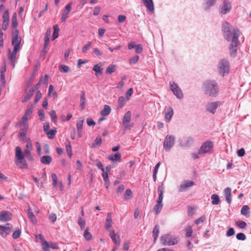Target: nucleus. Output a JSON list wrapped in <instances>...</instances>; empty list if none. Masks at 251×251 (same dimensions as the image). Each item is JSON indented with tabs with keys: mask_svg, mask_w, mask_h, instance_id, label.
Here are the masks:
<instances>
[{
	"mask_svg": "<svg viewBox=\"0 0 251 251\" xmlns=\"http://www.w3.org/2000/svg\"><path fill=\"white\" fill-rule=\"evenodd\" d=\"M102 140L100 137H97L95 140V143L93 144V147H97L98 146H99L101 144Z\"/></svg>",
	"mask_w": 251,
	"mask_h": 251,
	"instance_id": "603ef678",
	"label": "nucleus"
},
{
	"mask_svg": "<svg viewBox=\"0 0 251 251\" xmlns=\"http://www.w3.org/2000/svg\"><path fill=\"white\" fill-rule=\"evenodd\" d=\"M217 0H203V7L205 10H207L211 7L215 5Z\"/></svg>",
	"mask_w": 251,
	"mask_h": 251,
	"instance_id": "6ab92c4d",
	"label": "nucleus"
},
{
	"mask_svg": "<svg viewBox=\"0 0 251 251\" xmlns=\"http://www.w3.org/2000/svg\"><path fill=\"white\" fill-rule=\"evenodd\" d=\"M236 225L240 228L243 229L246 228L247 226V224H246V223L243 221H237L236 223Z\"/></svg>",
	"mask_w": 251,
	"mask_h": 251,
	"instance_id": "49530a36",
	"label": "nucleus"
},
{
	"mask_svg": "<svg viewBox=\"0 0 251 251\" xmlns=\"http://www.w3.org/2000/svg\"><path fill=\"white\" fill-rule=\"evenodd\" d=\"M132 196L133 193L132 191L129 189H127L125 193L124 198L125 201H127L132 197Z\"/></svg>",
	"mask_w": 251,
	"mask_h": 251,
	"instance_id": "2f4dec72",
	"label": "nucleus"
},
{
	"mask_svg": "<svg viewBox=\"0 0 251 251\" xmlns=\"http://www.w3.org/2000/svg\"><path fill=\"white\" fill-rule=\"evenodd\" d=\"M84 237L87 240H90L92 238V235L90 233L88 232V229H86L84 232Z\"/></svg>",
	"mask_w": 251,
	"mask_h": 251,
	"instance_id": "052dcab7",
	"label": "nucleus"
},
{
	"mask_svg": "<svg viewBox=\"0 0 251 251\" xmlns=\"http://www.w3.org/2000/svg\"><path fill=\"white\" fill-rule=\"evenodd\" d=\"M72 8V3H69L66 6L65 10L62 13L61 17V21L64 22L68 18V15L69 14Z\"/></svg>",
	"mask_w": 251,
	"mask_h": 251,
	"instance_id": "f3484780",
	"label": "nucleus"
},
{
	"mask_svg": "<svg viewBox=\"0 0 251 251\" xmlns=\"http://www.w3.org/2000/svg\"><path fill=\"white\" fill-rule=\"evenodd\" d=\"M51 176L53 181V185L54 187H56L58 183L57 176L55 174H52Z\"/></svg>",
	"mask_w": 251,
	"mask_h": 251,
	"instance_id": "4d7b16f0",
	"label": "nucleus"
},
{
	"mask_svg": "<svg viewBox=\"0 0 251 251\" xmlns=\"http://www.w3.org/2000/svg\"><path fill=\"white\" fill-rule=\"evenodd\" d=\"M249 207L247 205H244L242 206L241 210V213L242 215L245 216L246 217H249Z\"/></svg>",
	"mask_w": 251,
	"mask_h": 251,
	"instance_id": "c85d7f7f",
	"label": "nucleus"
},
{
	"mask_svg": "<svg viewBox=\"0 0 251 251\" xmlns=\"http://www.w3.org/2000/svg\"><path fill=\"white\" fill-rule=\"evenodd\" d=\"M51 160L52 158L49 155L43 156L40 158L41 162L44 164L49 165L50 163Z\"/></svg>",
	"mask_w": 251,
	"mask_h": 251,
	"instance_id": "a878e982",
	"label": "nucleus"
},
{
	"mask_svg": "<svg viewBox=\"0 0 251 251\" xmlns=\"http://www.w3.org/2000/svg\"><path fill=\"white\" fill-rule=\"evenodd\" d=\"M131 120V112L130 111L126 112L124 116L123 120V125L125 128H130L132 126L128 124Z\"/></svg>",
	"mask_w": 251,
	"mask_h": 251,
	"instance_id": "4468645a",
	"label": "nucleus"
},
{
	"mask_svg": "<svg viewBox=\"0 0 251 251\" xmlns=\"http://www.w3.org/2000/svg\"><path fill=\"white\" fill-rule=\"evenodd\" d=\"M3 21H9V12L8 10H6L2 16Z\"/></svg>",
	"mask_w": 251,
	"mask_h": 251,
	"instance_id": "69168bd1",
	"label": "nucleus"
},
{
	"mask_svg": "<svg viewBox=\"0 0 251 251\" xmlns=\"http://www.w3.org/2000/svg\"><path fill=\"white\" fill-rule=\"evenodd\" d=\"M83 122L84 120L83 119H79L76 124L77 129H82Z\"/></svg>",
	"mask_w": 251,
	"mask_h": 251,
	"instance_id": "6e6d98bb",
	"label": "nucleus"
},
{
	"mask_svg": "<svg viewBox=\"0 0 251 251\" xmlns=\"http://www.w3.org/2000/svg\"><path fill=\"white\" fill-rule=\"evenodd\" d=\"M78 224L80 227L81 230L84 229L85 226V221L82 219L81 217H79L78 219Z\"/></svg>",
	"mask_w": 251,
	"mask_h": 251,
	"instance_id": "09e8293b",
	"label": "nucleus"
},
{
	"mask_svg": "<svg viewBox=\"0 0 251 251\" xmlns=\"http://www.w3.org/2000/svg\"><path fill=\"white\" fill-rule=\"evenodd\" d=\"M42 245L43 251H50L49 244L46 240H42Z\"/></svg>",
	"mask_w": 251,
	"mask_h": 251,
	"instance_id": "a18cd8bd",
	"label": "nucleus"
},
{
	"mask_svg": "<svg viewBox=\"0 0 251 251\" xmlns=\"http://www.w3.org/2000/svg\"><path fill=\"white\" fill-rule=\"evenodd\" d=\"M91 46V42H88L82 49V51L84 53H86L89 50Z\"/></svg>",
	"mask_w": 251,
	"mask_h": 251,
	"instance_id": "bf43d9fd",
	"label": "nucleus"
},
{
	"mask_svg": "<svg viewBox=\"0 0 251 251\" xmlns=\"http://www.w3.org/2000/svg\"><path fill=\"white\" fill-rule=\"evenodd\" d=\"M27 215L30 220L34 224L37 223V219L33 214L32 210L30 208H28L27 209Z\"/></svg>",
	"mask_w": 251,
	"mask_h": 251,
	"instance_id": "393cba45",
	"label": "nucleus"
},
{
	"mask_svg": "<svg viewBox=\"0 0 251 251\" xmlns=\"http://www.w3.org/2000/svg\"><path fill=\"white\" fill-rule=\"evenodd\" d=\"M203 89L204 93L210 97H216L219 92L218 84L213 80L205 81L203 83Z\"/></svg>",
	"mask_w": 251,
	"mask_h": 251,
	"instance_id": "f03ea898",
	"label": "nucleus"
},
{
	"mask_svg": "<svg viewBox=\"0 0 251 251\" xmlns=\"http://www.w3.org/2000/svg\"><path fill=\"white\" fill-rule=\"evenodd\" d=\"M218 70L219 74L222 76L229 72V63L227 59H223L219 63Z\"/></svg>",
	"mask_w": 251,
	"mask_h": 251,
	"instance_id": "7ed1b4c3",
	"label": "nucleus"
},
{
	"mask_svg": "<svg viewBox=\"0 0 251 251\" xmlns=\"http://www.w3.org/2000/svg\"><path fill=\"white\" fill-rule=\"evenodd\" d=\"M121 157V154L120 153H116L114 155H110L108 156V159L112 161L120 160Z\"/></svg>",
	"mask_w": 251,
	"mask_h": 251,
	"instance_id": "f704fd0d",
	"label": "nucleus"
},
{
	"mask_svg": "<svg viewBox=\"0 0 251 251\" xmlns=\"http://www.w3.org/2000/svg\"><path fill=\"white\" fill-rule=\"evenodd\" d=\"M12 219V214L7 211H1L0 212V221L7 222Z\"/></svg>",
	"mask_w": 251,
	"mask_h": 251,
	"instance_id": "2eb2a0df",
	"label": "nucleus"
},
{
	"mask_svg": "<svg viewBox=\"0 0 251 251\" xmlns=\"http://www.w3.org/2000/svg\"><path fill=\"white\" fill-rule=\"evenodd\" d=\"M163 207L162 203H157L154 207V210L156 214H158L160 212Z\"/></svg>",
	"mask_w": 251,
	"mask_h": 251,
	"instance_id": "37998d69",
	"label": "nucleus"
},
{
	"mask_svg": "<svg viewBox=\"0 0 251 251\" xmlns=\"http://www.w3.org/2000/svg\"><path fill=\"white\" fill-rule=\"evenodd\" d=\"M41 98H42V94L40 92V91H38L36 92V96H35V100H34L35 103H37L41 99Z\"/></svg>",
	"mask_w": 251,
	"mask_h": 251,
	"instance_id": "338daca9",
	"label": "nucleus"
},
{
	"mask_svg": "<svg viewBox=\"0 0 251 251\" xmlns=\"http://www.w3.org/2000/svg\"><path fill=\"white\" fill-rule=\"evenodd\" d=\"M27 131L20 130L18 133L19 138L21 140H24L26 135Z\"/></svg>",
	"mask_w": 251,
	"mask_h": 251,
	"instance_id": "3c124183",
	"label": "nucleus"
},
{
	"mask_svg": "<svg viewBox=\"0 0 251 251\" xmlns=\"http://www.w3.org/2000/svg\"><path fill=\"white\" fill-rule=\"evenodd\" d=\"M164 190V186L163 184H162L161 185L158 187L157 192L159 194L158 198L156 200V202L157 203H162V201L163 199V193Z\"/></svg>",
	"mask_w": 251,
	"mask_h": 251,
	"instance_id": "a211bd4d",
	"label": "nucleus"
},
{
	"mask_svg": "<svg viewBox=\"0 0 251 251\" xmlns=\"http://www.w3.org/2000/svg\"><path fill=\"white\" fill-rule=\"evenodd\" d=\"M112 223L111 214L109 212L107 214V218L106 219V222L104 226L105 228L108 231L109 230H110V228L112 226Z\"/></svg>",
	"mask_w": 251,
	"mask_h": 251,
	"instance_id": "412c9836",
	"label": "nucleus"
},
{
	"mask_svg": "<svg viewBox=\"0 0 251 251\" xmlns=\"http://www.w3.org/2000/svg\"><path fill=\"white\" fill-rule=\"evenodd\" d=\"M12 225L10 223H7L5 226L0 225V234L4 238H6L7 236L10 234Z\"/></svg>",
	"mask_w": 251,
	"mask_h": 251,
	"instance_id": "9d476101",
	"label": "nucleus"
},
{
	"mask_svg": "<svg viewBox=\"0 0 251 251\" xmlns=\"http://www.w3.org/2000/svg\"><path fill=\"white\" fill-rule=\"evenodd\" d=\"M142 1L149 10L151 11H153L154 10L152 0H142Z\"/></svg>",
	"mask_w": 251,
	"mask_h": 251,
	"instance_id": "b1692460",
	"label": "nucleus"
},
{
	"mask_svg": "<svg viewBox=\"0 0 251 251\" xmlns=\"http://www.w3.org/2000/svg\"><path fill=\"white\" fill-rule=\"evenodd\" d=\"M161 242L164 245H175L179 242L178 237L172 238L170 235H163L161 237Z\"/></svg>",
	"mask_w": 251,
	"mask_h": 251,
	"instance_id": "20e7f679",
	"label": "nucleus"
},
{
	"mask_svg": "<svg viewBox=\"0 0 251 251\" xmlns=\"http://www.w3.org/2000/svg\"><path fill=\"white\" fill-rule=\"evenodd\" d=\"M184 142V143H181V146H186L188 145H190L192 144L193 140L192 137H188L185 139Z\"/></svg>",
	"mask_w": 251,
	"mask_h": 251,
	"instance_id": "ea45409f",
	"label": "nucleus"
},
{
	"mask_svg": "<svg viewBox=\"0 0 251 251\" xmlns=\"http://www.w3.org/2000/svg\"><path fill=\"white\" fill-rule=\"evenodd\" d=\"M211 199H212L211 203L213 205H217L219 203V197L217 194H213L211 197Z\"/></svg>",
	"mask_w": 251,
	"mask_h": 251,
	"instance_id": "72a5a7b5",
	"label": "nucleus"
},
{
	"mask_svg": "<svg viewBox=\"0 0 251 251\" xmlns=\"http://www.w3.org/2000/svg\"><path fill=\"white\" fill-rule=\"evenodd\" d=\"M5 69L3 70H1L0 72V81L3 86H4L6 83V81L5 80Z\"/></svg>",
	"mask_w": 251,
	"mask_h": 251,
	"instance_id": "c03bdc74",
	"label": "nucleus"
},
{
	"mask_svg": "<svg viewBox=\"0 0 251 251\" xmlns=\"http://www.w3.org/2000/svg\"><path fill=\"white\" fill-rule=\"evenodd\" d=\"M49 219L52 223H54L57 219L56 214L54 213H51L49 216Z\"/></svg>",
	"mask_w": 251,
	"mask_h": 251,
	"instance_id": "e2e57ef3",
	"label": "nucleus"
},
{
	"mask_svg": "<svg viewBox=\"0 0 251 251\" xmlns=\"http://www.w3.org/2000/svg\"><path fill=\"white\" fill-rule=\"evenodd\" d=\"M226 201L228 204H230L232 201L231 189L229 187L226 188L224 190Z\"/></svg>",
	"mask_w": 251,
	"mask_h": 251,
	"instance_id": "aec40b11",
	"label": "nucleus"
},
{
	"mask_svg": "<svg viewBox=\"0 0 251 251\" xmlns=\"http://www.w3.org/2000/svg\"><path fill=\"white\" fill-rule=\"evenodd\" d=\"M20 124V130L27 131L28 128V125L27 123H19Z\"/></svg>",
	"mask_w": 251,
	"mask_h": 251,
	"instance_id": "5fc2aeb1",
	"label": "nucleus"
},
{
	"mask_svg": "<svg viewBox=\"0 0 251 251\" xmlns=\"http://www.w3.org/2000/svg\"><path fill=\"white\" fill-rule=\"evenodd\" d=\"M174 111L172 108L169 107L168 111L165 113V119L166 122L169 123L173 116Z\"/></svg>",
	"mask_w": 251,
	"mask_h": 251,
	"instance_id": "4be33fe9",
	"label": "nucleus"
},
{
	"mask_svg": "<svg viewBox=\"0 0 251 251\" xmlns=\"http://www.w3.org/2000/svg\"><path fill=\"white\" fill-rule=\"evenodd\" d=\"M221 102L219 101L209 102L206 105V110L210 113L214 114L217 107L221 105Z\"/></svg>",
	"mask_w": 251,
	"mask_h": 251,
	"instance_id": "ddd939ff",
	"label": "nucleus"
},
{
	"mask_svg": "<svg viewBox=\"0 0 251 251\" xmlns=\"http://www.w3.org/2000/svg\"><path fill=\"white\" fill-rule=\"evenodd\" d=\"M175 142V137L172 135H167L163 143V147L165 151H169L174 146Z\"/></svg>",
	"mask_w": 251,
	"mask_h": 251,
	"instance_id": "423d86ee",
	"label": "nucleus"
},
{
	"mask_svg": "<svg viewBox=\"0 0 251 251\" xmlns=\"http://www.w3.org/2000/svg\"><path fill=\"white\" fill-rule=\"evenodd\" d=\"M59 70L62 73H68L70 71V68L65 65H61L59 66Z\"/></svg>",
	"mask_w": 251,
	"mask_h": 251,
	"instance_id": "de8ad7c7",
	"label": "nucleus"
},
{
	"mask_svg": "<svg viewBox=\"0 0 251 251\" xmlns=\"http://www.w3.org/2000/svg\"><path fill=\"white\" fill-rule=\"evenodd\" d=\"M195 185V183L191 180H185L183 181L179 187L178 190L179 192L186 191L190 187Z\"/></svg>",
	"mask_w": 251,
	"mask_h": 251,
	"instance_id": "f8f14e48",
	"label": "nucleus"
},
{
	"mask_svg": "<svg viewBox=\"0 0 251 251\" xmlns=\"http://www.w3.org/2000/svg\"><path fill=\"white\" fill-rule=\"evenodd\" d=\"M53 33L52 34V40H55L58 36V32L59 31V29L57 25H54L53 26Z\"/></svg>",
	"mask_w": 251,
	"mask_h": 251,
	"instance_id": "4c0bfd02",
	"label": "nucleus"
},
{
	"mask_svg": "<svg viewBox=\"0 0 251 251\" xmlns=\"http://www.w3.org/2000/svg\"><path fill=\"white\" fill-rule=\"evenodd\" d=\"M85 104V93L84 92H82L80 96V106L82 108H84Z\"/></svg>",
	"mask_w": 251,
	"mask_h": 251,
	"instance_id": "79ce46f5",
	"label": "nucleus"
},
{
	"mask_svg": "<svg viewBox=\"0 0 251 251\" xmlns=\"http://www.w3.org/2000/svg\"><path fill=\"white\" fill-rule=\"evenodd\" d=\"M68 141V144L66 145V151L69 155V156L71 158L73 155L72 153V147L70 145V143L69 141Z\"/></svg>",
	"mask_w": 251,
	"mask_h": 251,
	"instance_id": "a19ab883",
	"label": "nucleus"
},
{
	"mask_svg": "<svg viewBox=\"0 0 251 251\" xmlns=\"http://www.w3.org/2000/svg\"><path fill=\"white\" fill-rule=\"evenodd\" d=\"M186 236L187 237H190L192 235L193 229L191 226H189L186 229Z\"/></svg>",
	"mask_w": 251,
	"mask_h": 251,
	"instance_id": "13d9d810",
	"label": "nucleus"
},
{
	"mask_svg": "<svg viewBox=\"0 0 251 251\" xmlns=\"http://www.w3.org/2000/svg\"><path fill=\"white\" fill-rule=\"evenodd\" d=\"M21 234V231L20 229H17L13 233L12 237L14 239H18L19 238Z\"/></svg>",
	"mask_w": 251,
	"mask_h": 251,
	"instance_id": "864d4df0",
	"label": "nucleus"
},
{
	"mask_svg": "<svg viewBox=\"0 0 251 251\" xmlns=\"http://www.w3.org/2000/svg\"><path fill=\"white\" fill-rule=\"evenodd\" d=\"M108 174L107 173L105 172L104 171L103 172L102 174V176L103 177V180L104 182L105 183V185H106V187L107 188L108 185H109V178H108Z\"/></svg>",
	"mask_w": 251,
	"mask_h": 251,
	"instance_id": "e433bc0d",
	"label": "nucleus"
},
{
	"mask_svg": "<svg viewBox=\"0 0 251 251\" xmlns=\"http://www.w3.org/2000/svg\"><path fill=\"white\" fill-rule=\"evenodd\" d=\"M222 30L225 39L228 42H230L229 47L230 55L232 57H235L236 56L237 46L239 44L240 31L226 21L222 23Z\"/></svg>",
	"mask_w": 251,
	"mask_h": 251,
	"instance_id": "f257e3e1",
	"label": "nucleus"
},
{
	"mask_svg": "<svg viewBox=\"0 0 251 251\" xmlns=\"http://www.w3.org/2000/svg\"><path fill=\"white\" fill-rule=\"evenodd\" d=\"M231 8V3L226 0H224L222 4H221L219 7L220 12L223 15L226 14L230 11Z\"/></svg>",
	"mask_w": 251,
	"mask_h": 251,
	"instance_id": "1a4fd4ad",
	"label": "nucleus"
},
{
	"mask_svg": "<svg viewBox=\"0 0 251 251\" xmlns=\"http://www.w3.org/2000/svg\"><path fill=\"white\" fill-rule=\"evenodd\" d=\"M159 232V226L158 225H156L152 231V236L154 238V242H156L157 238L158 236Z\"/></svg>",
	"mask_w": 251,
	"mask_h": 251,
	"instance_id": "c756f323",
	"label": "nucleus"
},
{
	"mask_svg": "<svg viewBox=\"0 0 251 251\" xmlns=\"http://www.w3.org/2000/svg\"><path fill=\"white\" fill-rule=\"evenodd\" d=\"M34 91L35 89L34 88H31L25 96L24 98L22 100V102H25L29 100L33 96Z\"/></svg>",
	"mask_w": 251,
	"mask_h": 251,
	"instance_id": "bb28decb",
	"label": "nucleus"
},
{
	"mask_svg": "<svg viewBox=\"0 0 251 251\" xmlns=\"http://www.w3.org/2000/svg\"><path fill=\"white\" fill-rule=\"evenodd\" d=\"M235 233L234 229L233 227H230L226 231V235L228 237L233 235Z\"/></svg>",
	"mask_w": 251,
	"mask_h": 251,
	"instance_id": "0e129e2a",
	"label": "nucleus"
},
{
	"mask_svg": "<svg viewBox=\"0 0 251 251\" xmlns=\"http://www.w3.org/2000/svg\"><path fill=\"white\" fill-rule=\"evenodd\" d=\"M236 238L238 240L244 241L246 239V237L243 233H239L236 235Z\"/></svg>",
	"mask_w": 251,
	"mask_h": 251,
	"instance_id": "680f3d73",
	"label": "nucleus"
},
{
	"mask_svg": "<svg viewBox=\"0 0 251 251\" xmlns=\"http://www.w3.org/2000/svg\"><path fill=\"white\" fill-rule=\"evenodd\" d=\"M109 236L113 242L117 246H119L121 244V239L118 233H116L114 230H109Z\"/></svg>",
	"mask_w": 251,
	"mask_h": 251,
	"instance_id": "9b49d317",
	"label": "nucleus"
},
{
	"mask_svg": "<svg viewBox=\"0 0 251 251\" xmlns=\"http://www.w3.org/2000/svg\"><path fill=\"white\" fill-rule=\"evenodd\" d=\"M11 26L13 28H16L18 26L17 15L16 13H14L12 16Z\"/></svg>",
	"mask_w": 251,
	"mask_h": 251,
	"instance_id": "c9c22d12",
	"label": "nucleus"
},
{
	"mask_svg": "<svg viewBox=\"0 0 251 251\" xmlns=\"http://www.w3.org/2000/svg\"><path fill=\"white\" fill-rule=\"evenodd\" d=\"M118 101L120 107H123L125 104V99L123 96H120L119 98Z\"/></svg>",
	"mask_w": 251,
	"mask_h": 251,
	"instance_id": "8fccbe9b",
	"label": "nucleus"
},
{
	"mask_svg": "<svg viewBox=\"0 0 251 251\" xmlns=\"http://www.w3.org/2000/svg\"><path fill=\"white\" fill-rule=\"evenodd\" d=\"M18 50H15V49H14L13 51L11 52L10 49L8 50V59L10 61L13 68H14L15 67V63L16 59V56Z\"/></svg>",
	"mask_w": 251,
	"mask_h": 251,
	"instance_id": "dca6fc26",
	"label": "nucleus"
},
{
	"mask_svg": "<svg viewBox=\"0 0 251 251\" xmlns=\"http://www.w3.org/2000/svg\"><path fill=\"white\" fill-rule=\"evenodd\" d=\"M100 64H97L94 66L93 68V71H94L96 73L95 75L98 76L99 74H101L102 73L103 69L101 68Z\"/></svg>",
	"mask_w": 251,
	"mask_h": 251,
	"instance_id": "7c9ffc66",
	"label": "nucleus"
},
{
	"mask_svg": "<svg viewBox=\"0 0 251 251\" xmlns=\"http://www.w3.org/2000/svg\"><path fill=\"white\" fill-rule=\"evenodd\" d=\"M170 86L172 91L176 98L178 99H182L183 95L181 90L178 85L175 82H173L172 83H170Z\"/></svg>",
	"mask_w": 251,
	"mask_h": 251,
	"instance_id": "6e6552de",
	"label": "nucleus"
},
{
	"mask_svg": "<svg viewBox=\"0 0 251 251\" xmlns=\"http://www.w3.org/2000/svg\"><path fill=\"white\" fill-rule=\"evenodd\" d=\"M111 111L110 107L107 105L104 106L103 109L101 111L100 114L102 116H107L109 114Z\"/></svg>",
	"mask_w": 251,
	"mask_h": 251,
	"instance_id": "473e14b6",
	"label": "nucleus"
},
{
	"mask_svg": "<svg viewBox=\"0 0 251 251\" xmlns=\"http://www.w3.org/2000/svg\"><path fill=\"white\" fill-rule=\"evenodd\" d=\"M213 148V143L210 141H206L202 143L199 151V154H203L210 152Z\"/></svg>",
	"mask_w": 251,
	"mask_h": 251,
	"instance_id": "39448f33",
	"label": "nucleus"
},
{
	"mask_svg": "<svg viewBox=\"0 0 251 251\" xmlns=\"http://www.w3.org/2000/svg\"><path fill=\"white\" fill-rule=\"evenodd\" d=\"M116 71V66L115 65H109L106 68L105 73L106 74H111L112 73Z\"/></svg>",
	"mask_w": 251,
	"mask_h": 251,
	"instance_id": "58836bf2",
	"label": "nucleus"
},
{
	"mask_svg": "<svg viewBox=\"0 0 251 251\" xmlns=\"http://www.w3.org/2000/svg\"><path fill=\"white\" fill-rule=\"evenodd\" d=\"M133 89L132 88H129L126 93V99L128 100L133 94Z\"/></svg>",
	"mask_w": 251,
	"mask_h": 251,
	"instance_id": "774afa93",
	"label": "nucleus"
},
{
	"mask_svg": "<svg viewBox=\"0 0 251 251\" xmlns=\"http://www.w3.org/2000/svg\"><path fill=\"white\" fill-rule=\"evenodd\" d=\"M21 43V38L19 36V31L16 29L14 31L12 40V44L14 46L15 50H19Z\"/></svg>",
	"mask_w": 251,
	"mask_h": 251,
	"instance_id": "0eeeda50",
	"label": "nucleus"
},
{
	"mask_svg": "<svg viewBox=\"0 0 251 251\" xmlns=\"http://www.w3.org/2000/svg\"><path fill=\"white\" fill-rule=\"evenodd\" d=\"M15 156L17 160H22L24 158V153L22 151L21 148L17 147L15 149Z\"/></svg>",
	"mask_w": 251,
	"mask_h": 251,
	"instance_id": "5701e85b",
	"label": "nucleus"
},
{
	"mask_svg": "<svg viewBox=\"0 0 251 251\" xmlns=\"http://www.w3.org/2000/svg\"><path fill=\"white\" fill-rule=\"evenodd\" d=\"M16 163L21 169H26L27 168V164L24 158L22 160H17Z\"/></svg>",
	"mask_w": 251,
	"mask_h": 251,
	"instance_id": "cd10ccee",
	"label": "nucleus"
}]
</instances>
